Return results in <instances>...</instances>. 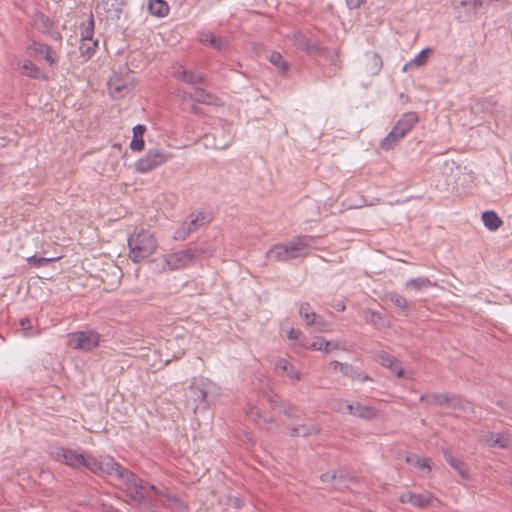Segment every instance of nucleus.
I'll list each match as a JSON object with an SVG mask.
<instances>
[{
	"instance_id": "16",
	"label": "nucleus",
	"mask_w": 512,
	"mask_h": 512,
	"mask_svg": "<svg viewBox=\"0 0 512 512\" xmlns=\"http://www.w3.org/2000/svg\"><path fill=\"white\" fill-rule=\"evenodd\" d=\"M419 121L418 115L415 112H407L402 115V117L397 121L394 125L396 131L399 132L400 137H405L408 132L412 130V128Z\"/></svg>"
},
{
	"instance_id": "52",
	"label": "nucleus",
	"mask_w": 512,
	"mask_h": 512,
	"mask_svg": "<svg viewBox=\"0 0 512 512\" xmlns=\"http://www.w3.org/2000/svg\"><path fill=\"white\" fill-rule=\"evenodd\" d=\"M286 416L291 417L293 415V407L291 405H284L283 409H281Z\"/></svg>"
},
{
	"instance_id": "28",
	"label": "nucleus",
	"mask_w": 512,
	"mask_h": 512,
	"mask_svg": "<svg viewBox=\"0 0 512 512\" xmlns=\"http://www.w3.org/2000/svg\"><path fill=\"white\" fill-rule=\"evenodd\" d=\"M448 396L449 394L447 393L426 394L420 397V402H425L428 405L446 406V403H448Z\"/></svg>"
},
{
	"instance_id": "46",
	"label": "nucleus",
	"mask_w": 512,
	"mask_h": 512,
	"mask_svg": "<svg viewBox=\"0 0 512 512\" xmlns=\"http://www.w3.org/2000/svg\"><path fill=\"white\" fill-rule=\"evenodd\" d=\"M287 337H288L289 340H297V341H299L298 345L300 347H301V344H305V342H306L305 338L302 335V332L300 330H298V329H291L288 332Z\"/></svg>"
},
{
	"instance_id": "59",
	"label": "nucleus",
	"mask_w": 512,
	"mask_h": 512,
	"mask_svg": "<svg viewBox=\"0 0 512 512\" xmlns=\"http://www.w3.org/2000/svg\"><path fill=\"white\" fill-rule=\"evenodd\" d=\"M199 108L196 105L192 106V111L198 113Z\"/></svg>"
},
{
	"instance_id": "39",
	"label": "nucleus",
	"mask_w": 512,
	"mask_h": 512,
	"mask_svg": "<svg viewBox=\"0 0 512 512\" xmlns=\"http://www.w3.org/2000/svg\"><path fill=\"white\" fill-rule=\"evenodd\" d=\"M94 18L93 15H90L87 24L81 30V41L85 40H93L94 36Z\"/></svg>"
},
{
	"instance_id": "58",
	"label": "nucleus",
	"mask_w": 512,
	"mask_h": 512,
	"mask_svg": "<svg viewBox=\"0 0 512 512\" xmlns=\"http://www.w3.org/2000/svg\"><path fill=\"white\" fill-rule=\"evenodd\" d=\"M338 348V344L335 343V342H332V345L329 346V353L333 350V349H337Z\"/></svg>"
},
{
	"instance_id": "26",
	"label": "nucleus",
	"mask_w": 512,
	"mask_h": 512,
	"mask_svg": "<svg viewBox=\"0 0 512 512\" xmlns=\"http://www.w3.org/2000/svg\"><path fill=\"white\" fill-rule=\"evenodd\" d=\"M148 10L153 16L165 17L169 13V6L164 0H149Z\"/></svg>"
},
{
	"instance_id": "10",
	"label": "nucleus",
	"mask_w": 512,
	"mask_h": 512,
	"mask_svg": "<svg viewBox=\"0 0 512 512\" xmlns=\"http://www.w3.org/2000/svg\"><path fill=\"white\" fill-rule=\"evenodd\" d=\"M173 75L176 79L185 82L194 89L199 86H208L209 83L204 75L186 69L183 65L174 68Z\"/></svg>"
},
{
	"instance_id": "34",
	"label": "nucleus",
	"mask_w": 512,
	"mask_h": 512,
	"mask_svg": "<svg viewBox=\"0 0 512 512\" xmlns=\"http://www.w3.org/2000/svg\"><path fill=\"white\" fill-rule=\"evenodd\" d=\"M406 462L420 470H426L427 472H429L431 470L429 460L426 458H421L417 455L407 456Z\"/></svg>"
},
{
	"instance_id": "13",
	"label": "nucleus",
	"mask_w": 512,
	"mask_h": 512,
	"mask_svg": "<svg viewBox=\"0 0 512 512\" xmlns=\"http://www.w3.org/2000/svg\"><path fill=\"white\" fill-rule=\"evenodd\" d=\"M399 500L401 503H410L412 506L422 509L431 504L433 497L428 492L416 494L411 491H406L401 494Z\"/></svg>"
},
{
	"instance_id": "38",
	"label": "nucleus",
	"mask_w": 512,
	"mask_h": 512,
	"mask_svg": "<svg viewBox=\"0 0 512 512\" xmlns=\"http://www.w3.org/2000/svg\"><path fill=\"white\" fill-rule=\"evenodd\" d=\"M269 61L276 66L281 73H285L288 70V64L279 52H272Z\"/></svg>"
},
{
	"instance_id": "32",
	"label": "nucleus",
	"mask_w": 512,
	"mask_h": 512,
	"mask_svg": "<svg viewBox=\"0 0 512 512\" xmlns=\"http://www.w3.org/2000/svg\"><path fill=\"white\" fill-rule=\"evenodd\" d=\"M403 137H400L399 132L393 127L388 135L381 140L380 148L388 151L392 149Z\"/></svg>"
},
{
	"instance_id": "30",
	"label": "nucleus",
	"mask_w": 512,
	"mask_h": 512,
	"mask_svg": "<svg viewBox=\"0 0 512 512\" xmlns=\"http://www.w3.org/2000/svg\"><path fill=\"white\" fill-rule=\"evenodd\" d=\"M483 2L484 0H452V6L455 10L470 12Z\"/></svg>"
},
{
	"instance_id": "47",
	"label": "nucleus",
	"mask_w": 512,
	"mask_h": 512,
	"mask_svg": "<svg viewBox=\"0 0 512 512\" xmlns=\"http://www.w3.org/2000/svg\"><path fill=\"white\" fill-rule=\"evenodd\" d=\"M246 414L249 418H251L254 421H259L261 419V411L256 406H249L246 409Z\"/></svg>"
},
{
	"instance_id": "25",
	"label": "nucleus",
	"mask_w": 512,
	"mask_h": 512,
	"mask_svg": "<svg viewBox=\"0 0 512 512\" xmlns=\"http://www.w3.org/2000/svg\"><path fill=\"white\" fill-rule=\"evenodd\" d=\"M321 431L320 427L313 424H303L293 427L290 431L292 437H308L311 435H317Z\"/></svg>"
},
{
	"instance_id": "22",
	"label": "nucleus",
	"mask_w": 512,
	"mask_h": 512,
	"mask_svg": "<svg viewBox=\"0 0 512 512\" xmlns=\"http://www.w3.org/2000/svg\"><path fill=\"white\" fill-rule=\"evenodd\" d=\"M436 286V283L432 282L427 277L412 278L406 281L404 287L406 290L421 291L428 287Z\"/></svg>"
},
{
	"instance_id": "15",
	"label": "nucleus",
	"mask_w": 512,
	"mask_h": 512,
	"mask_svg": "<svg viewBox=\"0 0 512 512\" xmlns=\"http://www.w3.org/2000/svg\"><path fill=\"white\" fill-rule=\"evenodd\" d=\"M482 441L489 447H498L506 449L511 444V439L508 433H494L488 432L482 437Z\"/></svg>"
},
{
	"instance_id": "50",
	"label": "nucleus",
	"mask_w": 512,
	"mask_h": 512,
	"mask_svg": "<svg viewBox=\"0 0 512 512\" xmlns=\"http://www.w3.org/2000/svg\"><path fill=\"white\" fill-rule=\"evenodd\" d=\"M313 325H316L317 328L322 331L326 327V321L322 317L316 315Z\"/></svg>"
},
{
	"instance_id": "53",
	"label": "nucleus",
	"mask_w": 512,
	"mask_h": 512,
	"mask_svg": "<svg viewBox=\"0 0 512 512\" xmlns=\"http://www.w3.org/2000/svg\"><path fill=\"white\" fill-rule=\"evenodd\" d=\"M346 363H341V362H338V361H332L330 363V366L332 368L333 371H339L340 372V366H336V365H345Z\"/></svg>"
},
{
	"instance_id": "5",
	"label": "nucleus",
	"mask_w": 512,
	"mask_h": 512,
	"mask_svg": "<svg viewBox=\"0 0 512 512\" xmlns=\"http://www.w3.org/2000/svg\"><path fill=\"white\" fill-rule=\"evenodd\" d=\"M210 384L204 379L194 381L187 390V405L196 413L198 410H206L209 407L207 395Z\"/></svg>"
},
{
	"instance_id": "23",
	"label": "nucleus",
	"mask_w": 512,
	"mask_h": 512,
	"mask_svg": "<svg viewBox=\"0 0 512 512\" xmlns=\"http://www.w3.org/2000/svg\"><path fill=\"white\" fill-rule=\"evenodd\" d=\"M339 366H340V372L353 380H358L360 382L370 380V377L367 374H364L357 367H354L351 364L347 363L345 365H339Z\"/></svg>"
},
{
	"instance_id": "11",
	"label": "nucleus",
	"mask_w": 512,
	"mask_h": 512,
	"mask_svg": "<svg viewBox=\"0 0 512 512\" xmlns=\"http://www.w3.org/2000/svg\"><path fill=\"white\" fill-rule=\"evenodd\" d=\"M345 406L347 413L351 414L355 417L371 420L377 417L378 411L373 406H365L358 402L356 403H346L345 401H339L338 411H342V407Z\"/></svg>"
},
{
	"instance_id": "8",
	"label": "nucleus",
	"mask_w": 512,
	"mask_h": 512,
	"mask_svg": "<svg viewBox=\"0 0 512 512\" xmlns=\"http://www.w3.org/2000/svg\"><path fill=\"white\" fill-rule=\"evenodd\" d=\"M172 158V154L159 149H149L145 156L135 163V169L139 173H147Z\"/></svg>"
},
{
	"instance_id": "31",
	"label": "nucleus",
	"mask_w": 512,
	"mask_h": 512,
	"mask_svg": "<svg viewBox=\"0 0 512 512\" xmlns=\"http://www.w3.org/2000/svg\"><path fill=\"white\" fill-rule=\"evenodd\" d=\"M331 345L332 341H326L321 337H317L311 343L305 342V344H301V348L329 353V346Z\"/></svg>"
},
{
	"instance_id": "57",
	"label": "nucleus",
	"mask_w": 512,
	"mask_h": 512,
	"mask_svg": "<svg viewBox=\"0 0 512 512\" xmlns=\"http://www.w3.org/2000/svg\"><path fill=\"white\" fill-rule=\"evenodd\" d=\"M42 19L46 28L52 25L51 21L48 18L42 17Z\"/></svg>"
},
{
	"instance_id": "33",
	"label": "nucleus",
	"mask_w": 512,
	"mask_h": 512,
	"mask_svg": "<svg viewBox=\"0 0 512 512\" xmlns=\"http://www.w3.org/2000/svg\"><path fill=\"white\" fill-rule=\"evenodd\" d=\"M98 46L97 40H85L81 41L79 50L82 57L85 59H90L96 50V47Z\"/></svg>"
},
{
	"instance_id": "20",
	"label": "nucleus",
	"mask_w": 512,
	"mask_h": 512,
	"mask_svg": "<svg viewBox=\"0 0 512 512\" xmlns=\"http://www.w3.org/2000/svg\"><path fill=\"white\" fill-rule=\"evenodd\" d=\"M20 73L23 76H26V77H29L32 79H43V80L47 79L46 74L29 59L23 60L21 66H20Z\"/></svg>"
},
{
	"instance_id": "6",
	"label": "nucleus",
	"mask_w": 512,
	"mask_h": 512,
	"mask_svg": "<svg viewBox=\"0 0 512 512\" xmlns=\"http://www.w3.org/2000/svg\"><path fill=\"white\" fill-rule=\"evenodd\" d=\"M100 343V335L93 331H78L68 335L67 345L72 349L92 351Z\"/></svg>"
},
{
	"instance_id": "37",
	"label": "nucleus",
	"mask_w": 512,
	"mask_h": 512,
	"mask_svg": "<svg viewBox=\"0 0 512 512\" xmlns=\"http://www.w3.org/2000/svg\"><path fill=\"white\" fill-rule=\"evenodd\" d=\"M388 299L398 308L401 310L408 312L410 310L408 301L406 298L402 295H400L397 292H390L388 294Z\"/></svg>"
},
{
	"instance_id": "56",
	"label": "nucleus",
	"mask_w": 512,
	"mask_h": 512,
	"mask_svg": "<svg viewBox=\"0 0 512 512\" xmlns=\"http://www.w3.org/2000/svg\"><path fill=\"white\" fill-rule=\"evenodd\" d=\"M334 307L337 311H340V312L344 311L346 308L345 304L343 302H338Z\"/></svg>"
},
{
	"instance_id": "40",
	"label": "nucleus",
	"mask_w": 512,
	"mask_h": 512,
	"mask_svg": "<svg viewBox=\"0 0 512 512\" xmlns=\"http://www.w3.org/2000/svg\"><path fill=\"white\" fill-rule=\"evenodd\" d=\"M468 404L469 403L464 402L459 396L449 394L448 403H446V407L452 409H464L465 406Z\"/></svg>"
},
{
	"instance_id": "42",
	"label": "nucleus",
	"mask_w": 512,
	"mask_h": 512,
	"mask_svg": "<svg viewBox=\"0 0 512 512\" xmlns=\"http://www.w3.org/2000/svg\"><path fill=\"white\" fill-rule=\"evenodd\" d=\"M295 43L297 47L303 51L308 52L312 48V44L310 43V41L304 35L301 34L295 36Z\"/></svg>"
},
{
	"instance_id": "55",
	"label": "nucleus",
	"mask_w": 512,
	"mask_h": 512,
	"mask_svg": "<svg viewBox=\"0 0 512 512\" xmlns=\"http://www.w3.org/2000/svg\"><path fill=\"white\" fill-rule=\"evenodd\" d=\"M229 145H230L229 142H226V143H223V144L215 143L214 144V148H216V149H226Z\"/></svg>"
},
{
	"instance_id": "1",
	"label": "nucleus",
	"mask_w": 512,
	"mask_h": 512,
	"mask_svg": "<svg viewBox=\"0 0 512 512\" xmlns=\"http://www.w3.org/2000/svg\"><path fill=\"white\" fill-rule=\"evenodd\" d=\"M50 454L56 461L73 469L85 467L96 475H109L119 481L126 496L135 504H152L154 496H162L170 499L166 487L157 488L140 479L136 474L123 467L109 455L92 456L85 455L81 449L54 446Z\"/></svg>"
},
{
	"instance_id": "2",
	"label": "nucleus",
	"mask_w": 512,
	"mask_h": 512,
	"mask_svg": "<svg viewBox=\"0 0 512 512\" xmlns=\"http://www.w3.org/2000/svg\"><path fill=\"white\" fill-rule=\"evenodd\" d=\"M312 241L310 236H297L286 243L273 245L266 252L268 259L278 262H287L307 254V249Z\"/></svg>"
},
{
	"instance_id": "27",
	"label": "nucleus",
	"mask_w": 512,
	"mask_h": 512,
	"mask_svg": "<svg viewBox=\"0 0 512 512\" xmlns=\"http://www.w3.org/2000/svg\"><path fill=\"white\" fill-rule=\"evenodd\" d=\"M484 226L490 231H496L503 223L498 214L494 211H485L482 213Z\"/></svg>"
},
{
	"instance_id": "24",
	"label": "nucleus",
	"mask_w": 512,
	"mask_h": 512,
	"mask_svg": "<svg viewBox=\"0 0 512 512\" xmlns=\"http://www.w3.org/2000/svg\"><path fill=\"white\" fill-rule=\"evenodd\" d=\"M432 50L430 48H425L421 50L413 59H411L408 63H406L403 67V71H407L412 68H420L424 66L428 60V57Z\"/></svg>"
},
{
	"instance_id": "41",
	"label": "nucleus",
	"mask_w": 512,
	"mask_h": 512,
	"mask_svg": "<svg viewBox=\"0 0 512 512\" xmlns=\"http://www.w3.org/2000/svg\"><path fill=\"white\" fill-rule=\"evenodd\" d=\"M20 327L25 337H33L36 335L33 331L32 322L29 318H22L20 320Z\"/></svg>"
},
{
	"instance_id": "4",
	"label": "nucleus",
	"mask_w": 512,
	"mask_h": 512,
	"mask_svg": "<svg viewBox=\"0 0 512 512\" xmlns=\"http://www.w3.org/2000/svg\"><path fill=\"white\" fill-rule=\"evenodd\" d=\"M199 254L198 249L189 248L163 255L162 270L174 271L187 268L196 261Z\"/></svg>"
},
{
	"instance_id": "9",
	"label": "nucleus",
	"mask_w": 512,
	"mask_h": 512,
	"mask_svg": "<svg viewBox=\"0 0 512 512\" xmlns=\"http://www.w3.org/2000/svg\"><path fill=\"white\" fill-rule=\"evenodd\" d=\"M108 88L113 98H122L134 88V82L131 75L126 72H115L108 81Z\"/></svg>"
},
{
	"instance_id": "19",
	"label": "nucleus",
	"mask_w": 512,
	"mask_h": 512,
	"mask_svg": "<svg viewBox=\"0 0 512 512\" xmlns=\"http://www.w3.org/2000/svg\"><path fill=\"white\" fill-rule=\"evenodd\" d=\"M274 369L278 374L285 375L291 380H300L299 371L284 358H279L275 361Z\"/></svg>"
},
{
	"instance_id": "18",
	"label": "nucleus",
	"mask_w": 512,
	"mask_h": 512,
	"mask_svg": "<svg viewBox=\"0 0 512 512\" xmlns=\"http://www.w3.org/2000/svg\"><path fill=\"white\" fill-rule=\"evenodd\" d=\"M203 87L204 86L196 87L193 93L188 94V97L198 103L219 105L220 99L216 95L206 91Z\"/></svg>"
},
{
	"instance_id": "35",
	"label": "nucleus",
	"mask_w": 512,
	"mask_h": 512,
	"mask_svg": "<svg viewBox=\"0 0 512 512\" xmlns=\"http://www.w3.org/2000/svg\"><path fill=\"white\" fill-rule=\"evenodd\" d=\"M59 259V257H50V258H47V257H42V256H38V255H32L30 257L27 258V263L30 265V266H33V267H36V268H40V267H45L47 266L49 263L55 261Z\"/></svg>"
},
{
	"instance_id": "44",
	"label": "nucleus",
	"mask_w": 512,
	"mask_h": 512,
	"mask_svg": "<svg viewBox=\"0 0 512 512\" xmlns=\"http://www.w3.org/2000/svg\"><path fill=\"white\" fill-rule=\"evenodd\" d=\"M343 472H327L321 475V480L323 482H334V481H342Z\"/></svg>"
},
{
	"instance_id": "29",
	"label": "nucleus",
	"mask_w": 512,
	"mask_h": 512,
	"mask_svg": "<svg viewBox=\"0 0 512 512\" xmlns=\"http://www.w3.org/2000/svg\"><path fill=\"white\" fill-rule=\"evenodd\" d=\"M101 5L106 12L114 13L119 17L126 5V0H102Z\"/></svg>"
},
{
	"instance_id": "14",
	"label": "nucleus",
	"mask_w": 512,
	"mask_h": 512,
	"mask_svg": "<svg viewBox=\"0 0 512 512\" xmlns=\"http://www.w3.org/2000/svg\"><path fill=\"white\" fill-rule=\"evenodd\" d=\"M198 39L202 44L209 45L218 51H226L228 49L227 40L216 36L210 31L199 32Z\"/></svg>"
},
{
	"instance_id": "51",
	"label": "nucleus",
	"mask_w": 512,
	"mask_h": 512,
	"mask_svg": "<svg viewBox=\"0 0 512 512\" xmlns=\"http://www.w3.org/2000/svg\"><path fill=\"white\" fill-rule=\"evenodd\" d=\"M457 473L460 475V477L464 480L469 479V473L467 469L464 468V465L460 467V469L457 470Z\"/></svg>"
},
{
	"instance_id": "45",
	"label": "nucleus",
	"mask_w": 512,
	"mask_h": 512,
	"mask_svg": "<svg viewBox=\"0 0 512 512\" xmlns=\"http://www.w3.org/2000/svg\"><path fill=\"white\" fill-rule=\"evenodd\" d=\"M368 59L372 63L371 72L377 73L382 66V60H381L380 56L375 53H372V54L368 55Z\"/></svg>"
},
{
	"instance_id": "12",
	"label": "nucleus",
	"mask_w": 512,
	"mask_h": 512,
	"mask_svg": "<svg viewBox=\"0 0 512 512\" xmlns=\"http://www.w3.org/2000/svg\"><path fill=\"white\" fill-rule=\"evenodd\" d=\"M27 51L36 59L42 57L50 66H53L58 62V57L54 53L52 47L47 44L32 41L27 46Z\"/></svg>"
},
{
	"instance_id": "21",
	"label": "nucleus",
	"mask_w": 512,
	"mask_h": 512,
	"mask_svg": "<svg viewBox=\"0 0 512 512\" xmlns=\"http://www.w3.org/2000/svg\"><path fill=\"white\" fill-rule=\"evenodd\" d=\"M146 131V127L142 124H138L133 128V138L130 142V148L133 151H142L145 146L143 134Z\"/></svg>"
},
{
	"instance_id": "48",
	"label": "nucleus",
	"mask_w": 512,
	"mask_h": 512,
	"mask_svg": "<svg viewBox=\"0 0 512 512\" xmlns=\"http://www.w3.org/2000/svg\"><path fill=\"white\" fill-rule=\"evenodd\" d=\"M445 459L447 461V463L455 470L457 471L458 469H460L461 466H463V463L459 460H457L455 457H453L452 455L450 454H445Z\"/></svg>"
},
{
	"instance_id": "3",
	"label": "nucleus",
	"mask_w": 512,
	"mask_h": 512,
	"mask_svg": "<svg viewBox=\"0 0 512 512\" xmlns=\"http://www.w3.org/2000/svg\"><path fill=\"white\" fill-rule=\"evenodd\" d=\"M128 246L130 248L129 257L134 263H139L156 250L158 243L151 232L141 230L136 235L129 237Z\"/></svg>"
},
{
	"instance_id": "49",
	"label": "nucleus",
	"mask_w": 512,
	"mask_h": 512,
	"mask_svg": "<svg viewBox=\"0 0 512 512\" xmlns=\"http://www.w3.org/2000/svg\"><path fill=\"white\" fill-rule=\"evenodd\" d=\"M365 0H346V5L349 9H357L362 4H364Z\"/></svg>"
},
{
	"instance_id": "54",
	"label": "nucleus",
	"mask_w": 512,
	"mask_h": 512,
	"mask_svg": "<svg viewBox=\"0 0 512 512\" xmlns=\"http://www.w3.org/2000/svg\"><path fill=\"white\" fill-rule=\"evenodd\" d=\"M231 502L235 508H241L243 506V501L239 498H234L231 500Z\"/></svg>"
},
{
	"instance_id": "7",
	"label": "nucleus",
	"mask_w": 512,
	"mask_h": 512,
	"mask_svg": "<svg viewBox=\"0 0 512 512\" xmlns=\"http://www.w3.org/2000/svg\"><path fill=\"white\" fill-rule=\"evenodd\" d=\"M209 213L199 211L189 215L188 220L183 222L182 225L174 232L173 239L183 241L191 233L195 232L199 227L211 221Z\"/></svg>"
},
{
	"instance_id": "36",
	"label": "nucleus",
	"mask_w": 512,
	"mask_h": 512,
	"mask_svg": "<svg viewBox=\"0 0 512 512\" xmlns=\"http://www.w3.org/2000/svg\"><path fill=\"white\" fill-rule=\"evenodd\" d=\"M299 314L307 325H313V323L315 322L316 313L310 311L309 303L305 302L300 304Z\"/></svg>"
},
{
	"instance_id": "43",
	"label": "nucleus",
	"mask_w": 512,
	"mask_h": 512,
	"mask_svg": "<svg viewBox=\"0 0 512 512\" xmlns=\"http://www.w3.org/2000/svg\"><path fill=\"white\" fill-rule=\"evenodd\" d=\"M475 110H481L487 113H492L494 109V103L490 99H484L480 102H478L475 107Z\"/></svg>"
},
{
	"instance_id": "17",
	"label": "nucleus",
	"mask_w": 512,
	"mask_h": 512,
	"mask_svg": "<svg viewBox=\"0 0 512 512\" xmlns=\"http://www.w3.org/2000/svg\"><path fill=\"white\" fill-rule=\"evenodd\" d=\"M377 361L383 366L388 368L391 372L395 373L398 378L403 377L404 370L399 361L392 355L381 351L377 354Z\"/></svg>"
}]
</instances>
